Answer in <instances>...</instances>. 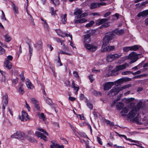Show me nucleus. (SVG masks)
Instances as JSON below:
<instances>
[{
    "label": "nucleus",
    "mask_w": 148,
    "mask_h": 148,
    "mask_svg": "<svg viewBox=\"0 0 148 148\" xmlns=\"http://www.w3.org/2000/svg\"><path fill=\"white\" fill-rule=\"evenodd\" d=\"M123 32L124 30L121 29L119 30H116L112 32L106 34L103 39L102 48L104 46H105L107 45L110 41L115 37V34H120Z\"/></svg>",
    "instance_id": "nucleus-1"
},
{
    "label": "nucleus",
    "mask_w": 148,
    "mask_h": 148,
    "mask_svg": "<svg viewBox=\"0 0 148 148\" xmlns=\"http://www.w3.org/2000/svg\"><path fill=\"white\" fill-rule=\"evenodd\" d=\"M37 130L39 131L42 132L43 133L44 135L42 133H40L38 132H35V135L36 136L38 137H40L41 138L43 139L45 141L47 140V137L45 135L48 136V133L43 129L42 128H38Z\"/></svg>",
    "instance_id": "nucleus-2"
},
{
    "label": "nucleus",
    "mask_w": 148,
    "mask_h": 148,
    "mask_svg": "<svg viewBox=\"0 0 148 148\" xmlns=\"http://www.w3.org/2000/svg\"><path fill=\"white\" fill-rule=\"evenodd\" d=\"M12 138H16L22 140H24L26 138L25 134L22 132L17 131L11 136Z\"/></svg>",
    "instance_id": "nucleus-3"
},
{
    "label": "nucleus",
    "mask_w": 148,
    "mask_h": 148,
    "mask_svg": "<svg viewBox=\"0 0 148 148\" xmlns=\"http://www.w3.org/2000/svg\"><path fill=\"white\" fill-rule=\"evenodd\" d=\"M138 54L136 52H133L129 55V59L131 60L130 63L131 64L136 62L138 59Z\"/></svg>",
    "instance_id": "nucleus-4"
},
{
    "label": "nucleus",
    "mask_w": 148,
    "mask_h": 148,
    "mask_svg": "<svg viewBox=\"0 0 148 148\" xmlns=\"http://www.w3.org/2000/svg\"><path fill=\"white\" fill-rule=\"evenodd\" d=\"M84 46L86 48L90 51H95L97 48V46L96 45L87 43L85 44Z\"/></svg>",
    "instance_id": "nucleus-5"
},
{
    "label": "nucleus",
    "mask_w": 148,
    "mask_h": 148,
    "mask_svg": "<svg viewBox=\"0 0 148 148\" xmlns=\"http://www.w3.org/2000/svg\"><path fill=\"white\" fill-rule=\"evenodd\" d=\"M55 30L56 32L59 36H60L62 37H64V36H69L71 38V40H72V36L71 35L63 32L61 31L60 29H56Z\"/></svg>",
    "instance_id": "nucleus-6"
},
{
    "label": "nucleus",
    "mask_w": 148,
    "mask_h": 148,
    "mask_svg": "<svg viewBox=\"0 0 148 148\" xmlns=\"http://www.w3.org/2000/svg\"><path fill=\"white\" fill-rule=\"evenodd\" d=\"M19 119L21 121H27L29 119L27 114L24 111H22L21 115L19 116Z\"/></svg>",
    "instance_id": "nucleus-7"
},
{
    "label": "nucleus",
    "mask_w": 148,
    "mask_h": 148,
    "mask_svg": "<svg viewBox=\"0 0 148 148\" xmlns=\"http://www.w3.org/2000/svg\"><path fill=\"white\" fill-rule=\"evenodd\" d=\"M129 65L127 63H125L123 64L116 66L115 70L116 72L125 69L126 67H128Z\"/></svg>",
    "instance_id": "nucleus-8"
},
{
    "label": "nucleus",
    "mask_w": 148,
    "mask_h": 148,
    "mask_svg": "<svg viewBox=\"0 0 148 148\" xmlns=\"http://www.w3.org/2000/svg\"><path fill=\"white\" fill-rule=\"evenodd\" d=\"M136 107H133L127 115L128 118L130 119L133 118L136 115L137 111L135 110Z\"/></svg>",
    "instance_id": "nucleus-9"
},
{
    "label": "nucleus",
    "mask_w": 148,
    "mask_h": 148,
    "mask_svg": "<svg viewBox=\"0 0 148 148\" xmlns=\"http://www.w3.org/2000/svg\"><path fill=\"white\" fill-rule=\"evenodd\" d=\"M120 91V89L119 88V87L118 86H116L113 87L111 90H110L108 93L109 94L111 93H113L114 95H116Z\"/></svg>",
    "instance_id": "nucleus-10"
},
{
    "label": "nucleus",
    "mask_w": 148,
    "mask_h": 148,
    "mask_svg": "<svg viewBox=\"0 0 148 148\" xmlns=\"http://www.w3.org/2000/svg\"><path fill=\"white\" fill-rule=\"evenodd\" d=\"M113 85V82H109L106 83L104 85L103 89L105 90H107L111 88Z\"/></svg>",
    "instance_id": "nucleus-11"
},
{
    "label": "nucleus",
    "mask_w": 148,
    "mask_h": 148,
    "mask_svg": "<svg viewBox=\"0 0 148 148\" xmlns=\"http://www.w3.org/2000/svg\"><path fill=\"white\" fill-rule=\"evenodd\" d=\"M42 42L41 40L38 41L34 45L35 47L37 50H39L42 48Z\"/></svg>",
    "instance_id": "nucleus-12"
},
{
    "label": "nucleus",
    "mask_w": 148,
    "mask_h": 148,
    "mask_svg": "<svg viewBox=\"0 0 148 148\" xmlns=\"http://www.w3.org/2000/svg\"><path fill=\"white\" fill-rule=\"evenodd\" d=\"M84 45L86 43L88 44L90 42V35L89 34H87L84 35Z\"/></svg>",
    "instance_id": "nucleus-13"
},
{
    "label": "nucleus",
    "mask_w": 148,
    "mask_h": 148,
    "mask_svg": "<svg viewBox=\"0 0 148 148\" xmlns=\"http://www.w3.org/2000/svg\"><path fill=\"white\" fill-rule=\"evenodd\" d=\"M114 48H115L114 46H107L103 48V49H102V51H110L114 50Z\"/></svg>",
    "instance_id": "nucleus-14"
},
{
    "label": "nucleus",
    "mask_w": 148,
    "mask_h": 148,
    "mask_svg": "<svg viewBox=\"0 0 148 148\" xmlns=\"http://www.w3.org/2000/svg\"><path fill=\"white\" fill-rule=\"evenodd\" d=\"M129 108L128 107H124L121 111V114L123 116L126 115L129 111Z\"/></svg>",
    "instance_id": "nucleus-15"
},
{
    "label": "nucleus",
    "mask_w": 148,
    "mask_h": 148,
    "mask_svg": "<svg viewBox=\"0 0 148 148\" xmlns=\"http://www.w3.org/2000/svg\"><path fill=\"white\" fill-rule=\"evenodd\" d=\"M134 100V98H125L122 100V101L126 104L131 103H132V101Z\"/></svg>",
    "instance_id": "nucleus-16"
},
{
    "label": "nucleus",
    "mask_w": 148,
    "mask_h": 148,
    "mask_svg": "<svg viewBox=\"0 0 148 148\" xmlns=\"http://www.w3.org/2000/svg\"><path fill=\"white\" fill-rule=\"evenodd\" d=\"M52 145H50L51 148H64L63 145H59L57 143L55 142H51Z\"/></svg>",
    "instance_id": "nucleus-17"
},
{
    "label": "nucleus",
    "mask_w": 148,
    "mask_h": 148,
    "mask_svg": "<svg viewBox=\"0 0 148 148\" xmlns=\"http://www.w3.org/2000/svg\"><path fill=\"white\" fill-rule=\"evenodd\" d=\"M102 5V3L100 2L98 3H93L90 4V8L91 9H93L97 7H99L100 5Z\"/></svg>",
    "instance_id": "nucleus-18"
},
{
    "label": "nucleus",
    "mask_w": 148,
    "mask_h": 148,
    "mask_svg": "<svg viewBox=\"0 0 148 148\" xmlns=\"http://www.w3.org/2000/svg\"><path fill=\"white\" fill-rule=\"evenodd\" d=\"M3 104H4L5 106H7L8 103V96L6 94L5 95L3 98L2 101Z\"/></svg>",
    "instance_id": "nucleus-19"
},
{
    "label": "nucleus",
    "mask_w": 148,
    "mask_h": 148,
    "mask_svg": "<svg viewBox=\"0 0 148 148\" xmlns=\"http://www.w3.org/2000/svg\"><path fill=\"white\" fill-rule=\"evenodd\" d=\"M4 66L8 69H10L12 67V64L10 61L4 60Z\"/></svg>",
    "instance_id": "nucleus-20"
},
{
    "label": "nucleus",
    "mask_w": 148,
    "mask_h": 148,
    "mask_svg": "<svg viewBox=\"0 0 148 148\" xmlns=\"http://www.w3.org/2000/svg\"><path fill=\"white\" fill-rule=\"evenodd\" d=\"M109 19V18L102 19V28L103 27H107L109 26V23L106 22Z\"/></svg>",
    "instance_id": "nucleus-21"
},
{
    "label": "nucleus",
    "mask_w": 148,
    "mask_h": 148,
    "mask_svg": "<svg viewBox=\"0 0 148 148\" xmlns=\"http://www.w3.org/2000/svg\"><path fill=\"white\" fill-rule=\"evenodd\" d=\"M148 15V10L141 12L137 14V16L138 17L142 16L145 17Z\"/></svg>",
    "instance_id": "nucleus-22"
},
{
    "label": "nucleus",
    "mask_w": 148,
    "mask_h": 148,
    "mask_svg": "<svg viewBox=\"0 0 148 148\" xmlns=\"http://www.w3.org/2000/svg\"><path fill=\"white\" fill-rule=\"evenodd\" d=\"M25 84L27 88L29 89H32L34 88L33 84L28 79L26 80Z\"/></svg>",
    "instance_id": "nucleus-23"
},
{
    "label": "nucleus",
    "mask_w": 148,
    "mask_h": 148,
    "mask_svg": "<svg viewBox=\"0 0 148 148\" xmlns=\"http://www.w3.org/2000/svg\"><path fill=\"white\" fill-rule=\"evenodd\" d=\"M123 107V104L120 102H118L116 104V108L118 110H121Z\"/></svg>",
    "instance_id": "nucleus-24"
},
{
    "label": "nucleus",
    "mask_w": 148,
    "mask_h": 148,
    "mask_svg": "<svg viewBox=\"0 0 148 148\" xmlns=\"http://www.w3.org/2000/svg\"><path fill=\"white\" fill-rule=\"evenodd\" d=\"M87 21V20L84 18H83L80 19L76 20L75 21V23L77 24L78 23H82Z\"/></svg>",
    "instance_id": "nucleus-25"
},
{
    "label": "nucleus",
    "mask_w": 148,
    "mask_h": 148,
    "mask_svg": "<svg viewBox=\"0 0 148 148\" xmlns=\"http://www.w3.org/2000/svg\"><path fill=\"white\" fill-rule=\"evenodd\" d=\"M72 88L74 89L75 90H76V92L75 93V94H77V91H78L79 89V87L73 81L72 82Z\"/></svg>",
    "instance_id": "nucleus-26"
},
{
    "label": "nucleus",
    "mask_w": 148,
    "mask_h": 148,
    "mask_svg": "<svg viewBox=\"0 0 148 148\" xmlns=\"http://www.w3.org/2000/svg\"><path fill=\"white\" fill-rule=\"evenodd\" d=\"M106 59L108 62H111L113 61L114 60L113 55L112 54L108 55L107 56Z\"/></svg>",
    "instance_id": "nucleus-27"
},
{
    "label": "nucleus",
    "mask_w": 148,
    "mask_h": 148,
    "mask_svg": "<svg viewBox=\"0 0 148 148\" xmlns=\"http://www.w3.org/2000/svg\"><path fill=\"white\" fill-rule=\"evenodd\" d=\"M102 121L103 123H106L107 124L111 126H113L114 125V122H111L108 120H107L105 119H103Z\"/></svg>",
    "instance_id": "nucleus-28"
},
{
    "label": "nucleus",
    "mask_w": 148,
    "mask_h": 148,
    "mask_svg": "<svg viewBox=\"0 0 148 148\" xmlns=\"http://www.w3.org/2000/svg\"><path fill=\"white\" fill-rule=\"evenodd\" d=\"M66 16L67 15L66 14H65L63 16H61L62 18L61 22L63 24H65L66 22Z\"/></svg>",
    "instance_id": "nucleus-29"
},
{
    "label": "nucleus",
    "mask_w": 148,
    "mask_h": 148,
    "mask_svg": "<svg viewBox=\"0 0 148 148\" xmlns=\"http://www.w3.org/2000/svg\"><path fill=\"white\" fill-rule=\"evenodd\" d=\"M5 38V41L6 42H8L11 41L12 38L8 34H7L6 35L3 36Z\"/></svg>",
    "instance_id": "nucleus-30"
},
{
    "label": "nucleus",
    "mask_w": 148,
    "mask_h": 148,
    "mask_svg": "<svg viewBox=\"0 0 148 148\" xmlns=\"http://www.w3.org/2000/svg\"><path fill=\"white\" fill-rule=\"evenodd\" d=\"M130 47L131 51L133 50L135 51L138 50L140 47V46L138 45H136L132 46H130Z\"/></svg>",
    "instance_id": "nucleus-31"
},
{
    "label": "nucleus",
    "mask_w": 148,
    "mask_h": 148,
    "mask_svg": "<svg viewBox=\"0 0 148 148\" xmlns=\"http://www.w3.org/2000/svg\"><path fill=\"white\" fill-rule=\"evenodd\" d=\"M142 102L141 101H139L137 104L136 106H135L134 107H136V109L135 110L137 112V111L140 108H141L142 106Z\"/></svg>",
    "instance_id": "nucleus-32"
},
{
    "label": "nucleus",
    "mask_w": 148,
    "mask_h": 148,
    "mask_svg": "<svg viewBox=\"0 0 148 148\" xmlns=\"http://www.w3.org/2000/svg\"><path fill=\"white\" fill-rule=\"evenodd\" d=\"M82 10L81 9H77L74 12V15H80L82 13Z\"/></svg>",
    "instance_id": "nucleus-33"
},
{
    "label": "nucleus",
    "mask_w": 148,
    "mask_h": 148,
    "mask_svg": "<svg viewBox=\"0 0 148 148\" xmlns=\"http://www.w3.org/2000/svg\"><path fill=\"white\" fill-rule=\"evenodd\" d=\"M92 93L93 95L98 96H101V93L100 92H97L94 90L92 91Z\"/></svg>",
    "instance_id": "nucleus-34"
},
{
    "label": "nucleus",
    "mask_w": 148,
    "mask_h": 148,
    "mask_svg": "<svg viewBox=\"0 0 148 148\" xmlns=\"http://www.w3.org/2000/svg\"><path fill=\"white\" fill-rule=\"evenodd\" d=\"M131 79L128 77H125L123 78L122 79H120L119 81L120 82H127L130 81Z\"/></svg>",
    "instance_id": "nucleus-35"
},
{
    "label": "nucleus",
    "mask_w": 148,
    "mask_h": 148,
    "mask_svg": "<svg viewBox=\"0 0 148 148\" xmlns=\"http://www.w3.org/2000/svg\"><path fill=\"white\" fill-rule=\"evenodd\" d=\"M131 86V85L130 84H128L127 85H124L123 86L120 87H119V88L120 89V91L123 90V89H125L128 88L130 87Z\"/></svg>",
    "instance_id": "nucleus-36"
},
{
    "label": "nucleus",
    "mask_w": 148,
    "mask_h": 148,
    "mask_svg": "<svg viewBox=\"0 0 148 148\" xmlns=\"http://www.w3.org/2000/svg\"><path fill=\"white\" fill-rule=\"evenodd\" d=\"M130 46V47H123V51L124 52H127L129 51H131Z\"/></svg>",
    "instance_id": "nucleus-37"
},
{
    "label": "nucleus",
    "mask_w": 148,
    "mask_h": 148,
    "mask_svg": "<svg viewBox=\"0 0 148 148\" xmlns=\"http://www.w3.org/2000/svg\"><path fill=\"white\" fill-rule=\"evenodd\" d=\"M12 82V84L14 85H15L18 82V79L17 77H16L15 79H11Z\"/></svg>",
    "instance_id": "nucleus-38"
},
{
    "label": "nucleus",
    "mask_w": 148,
    "mask_h": 148,
    "mask_svg": "<svg viewBox=\"0 0 148 148\" xmlns=\"http://www.w3.org/2000/svg\"><path fill=\"white\" fill-rule=\"evenodd\" d=\"M19 88V92L21 93L22 94H23L24 93V91H23V84H21Z\"/></svg>",
    "instance_id": "nucleus-39"
},
{
    "label": "nucleus",
    "mask_w": 148,
    "mask_h": 148,
    "mask_svg": "<svg viewBox=\"0 0 148 148\" xmlns=\"http://www.w3.org/2000/svg\"><path fill=\"white\" fill-rule=\"evenodd\" d=\"M13 59V57L11 55H8L5 59L4 60L8 61H11Z\"/></svg>",
    "instance_id": "nucleus-40"
},
{
    "label": "nucleus",
    "mask_w": 148,
    "mask_h": 148,
    "mask_svg": "<svg viewBox=\"0 0 148 148\" xmlns=\"http://www.w3.org/2000/svg\"><path fill=\"white\" fill-rule=\"evenodd\" d=\"M94 23L95 22L94 21H91L89 23L86 25V27H90L92 26Z\"/></svg>",
    "instance_id": "nucleus-41"
},
{
    "label": "nucleus",
    "mask_w": 148,
    "mask_h": 148,
    "mask_svg": "<svg viewBox=\"0 0 148 148\" xmlns=\"http://www.w3.org/2000/svg\"><path fill=\"white\" fill-rule=\"evenodd\" d=\"M88 15V14L87 13H84L82 14H81L80 15H78L77 16V18H80L81 17H85L86 16H87Z\"/></svg>",
    "instance_id": "nucleus-42"
},
{
    "label": "nucleus",
    "mask_w": 148,
    "mask_h": 148,
    "mask_svg": "<svg viewBox=\"0 0 148 148\" xmlns=\"http://www.w3.org/2000/svg\"><path fill=\"white\" fill-rule=\"evenodd\" d=\"M13 10L14 11V12L17 14L18 13V7L15 5L13 3Z\"/></svg>",
    "instance_id": "nucleus-43"
},
{
    "label": "nucleus",
    "mask_w": 148,
    "mask_h": 148,
    "mask_svg": "<svg viewBox=\"0 0 148 148\" xmlns=\"http://www.w3.org/2000/svg\"><path fill=\"white\" fill-rule=\"evenodd\" d=\"M60 54H66L68 55H70L71 54L70 53H67L66 52H65L64 51H63L61 50H60L59 52L58 53V56H60Z\"/></svg>",
    "instance_id": "nucleus-44"
},
{
    "label": "nucleus",
    "mask_w": 148,
    "mask_h": 148,
    "mask_svg": "<svg viewBox=\"0 0 148 148\" xmlns=\"http://www.w3.org/2000/svg\"><path fill=\"white\" fill-rule=\"evenodd\" d=\"M87 105L92 110L93 108V106L92 104L89 101L87 102Z\"/></svg>",
    "instance_id": "nucleus-45"
},
{
    "label": "nucleus",
    "mask_w": 148,
    "mask_h": 148,
    "mask_svg": "<svg viewBox=\"0 0 148 148\" xmlns=\"http://www.w3.org/2000/svg\"><path fill=\"white\" fill-rule=\"evenodd\" d=\"M38 116L40 118L42 119L44 121L45 120V116L44 115V114L43 113H42L40 114H39L38 115Z\"/></svg>",
    "instance_id": "nucleus-46"
},
{
    "label": "nucleus",
    "mask_w": 148,
    "mask_h": 148,
    "mask_svg": "<svg viewBox=\"0 0 148 148\" xmlns=\"http://www.w3.org/2000/svg\"><path fill=\"white\" fill-rule=\"evenodd\" d=\"M27 138L28 140L32 142H36L35 139L32 137L28 136Z\"/></svg>",
    "instance_id": "nucleus-47"
},
{
    "label": "nucleus",
    "mask_w": 148,
    "mask_h": 148,
    "mask_svg": "<svg viewBox=\"0 0 148 148\" xmlns=\"http://www.w3.org/2000/svg\"><path fill=\"white\" fill-rule=\"evenodd\" d=\"M29 53L30 58L32 54L33 49L31 47V46L29 44Z\"/></svg>",
    "instance_id": "nucleus-48"
},
{
    "label": "nucleus",
    "mask_w": 148,
    "mask_h": 148,
    "mask_svg": "<svg viewBox=\"0 0 148 148\" xmlns=\"http://www.w3.org/2000/svg\"><path fill=\"white\" fill-rule=\"evenodd\" d=\"M31 101L32 103L35 105L38 103V102L34 98H32L31 99Z\"/></svg>",
    "instance_id": "nucleus-49"
},
{
    "label": "nucleus",
    "mask_w": 148,
    "mask_h": 148,
    "mask_svg": "<svg viewBox=\"0 0 148 148\" xmlns=\"http://www.w3.org/2000/svg\"><path fill=\"white\" fill-rule=\"evenodd\" d=\"M96 23L97 25H99L102 24V19H99L96 20Z\"/></svg>",
    "instance_id": "nucleus-50"
},
{
    "label": "nucleus",
    "mask_w": 148,
    "mask_h": 148,
    "mask_svg": "<svg viewBox=\"0 0 148 148\" xmlns=\"http://www.w3.org/2000/svg\"><path fill=\"white\" fill-rule=\"evenodd\" d=\"M5 52V50L1 46H0V55L3 54Z\"/></svg>",
    "instance_id": "nucleus-51"
},
{
    "label": "nucleus",
    "mask_w": 148,
    "mask_h": 148,
    "mask_svg": "<svg viewBox=\"0 0 148 148\" xmlns=\"http://www.w3.org/2000/svg\"><path fill=\"white\" fill-rule=\"evenodd\" d=\"M113 57L114 59H115L119 58L121 56V54H115L114 55H113Z\"/></svg>",
    "instance_id": "nucleus-52"
},
{
    "label": "nucleus",
    "mask_w": 148,
    "mask_h": 148,
    "mask_svg": "<svg viewBox=\"0 0 148 148\" xmlns=\"http://www.w3.org/2000/svg\"><path fill=\"white\" fill-rule=\"evenodd\" d=\"M131 73L132 72L131 71H126L122 72L121 73V74L122 75H125L128 74L129 73Z\"/></svg>",
    "instance_id": "nucleus-53"
},
{
    "label": "nucleus",
    "mask_w": 148,
    "mask_h": 148,
    "mask_svg": "<svg viewBox=\"0 0 148 148\" xmlns=\"http://www.w3.org/2000/svg\"><path fill=\"white\" fill-rule=\"evenodd\" d=\"M73 74L74 76L77 78L79 77V76L78 75V73L76 71H74L73 72Z\"/></svg>",
    "instance_id": "nucleus-54"
},
{
    "label": "nucleus",
    "mask_w": 148,
    "mask_h": 148,
    "mask_svg": "<svg viewBox=\"0 0 148 148\" xmlns=\"http://www.w3.org/2000/svg\"><path fill=\"white\" fill-rule=\"evenodd\" d=\"M53 2L55 5L59 4V0H53Z\"/></svg>",
    "instance_id": "nucleus-55"
},
{
    "label": "nucleus",
    "mask_w": 148,
    "mask_h": 148,
    "mask_svg": "<svg viewBox=\"0 0 148 148\" xmlns=\"http://www.w3.org/2000/svg\"><path fill=\"white\" fill-rule=\"evenodd\" d=\"M92 71L95 73H99L100 72V71L99 70H97L95 68H94L92 70Z\"/></svg>",
    "instance_id": "nucleus-56"
},
{
    "label": "nucleus",
    "mask_w": 148,
    "mask_h": 148,
    "mask_svg": "<svg viewBox=\"0 0 148 148\" xmlns=\"http://www.w3.org/2000/svg\"><path fill=\"white\" fill-rule=\"evenodd\" d=\"M69 100L71 101H73L75 99V97H72L70 96V94L69 95Z\"/></svg>",
    "instance_id": "nucleus-57"
},
{
    "label": "nucleus",
    "mask_w": 148,
    "mask_h": 148,
    "mask_svg": "<svg viewBox=\"0 0 148 148\" xmlns=\"http://www.w3.org/2000/svg\"><path fill=\"white\" fill-rule=\"evenodd\" d=\"M89 78L91 82H92L94 80V78L93 77L92 75H91L89 76Z\"/></svg>",
    "instance_id": "nucleus-58"
},
{
    "label": "nucleus",
    "mask_w": 148,
    "mask_h": 148,
    "mask_svg": "<svg viewBox=\"0 0 148 148\" xmlns=\"http://www.w3.org/2000/svg\"><path fill=\"white\" fill-rule=\"evenodd\" d=\"M35 107L38 111H40V109L38 103L34 105Z\"/></svg>",
    "instance_id": "nucleus-59"
},
{
    "label": "nucleus",
    "mask_w": 148,
    "mask_h": 148,
    "mask_svg": "<svg viewBox=\"0 0 148 148\" xmlns=\"http://www.w3.org/2000/svg\"><path fill=\"white\" fill-rule=\"evenodd\" d=\"M111 14V12H108L104 14L103 16L104 17H106L110 15Z\"/></svg>",
    "instance_id": "nucleus-60"
},
{
    "label": "nucleus",
    "mask_w": 148,
    "mask_h": 148,
    "mask_svg": "<svg viewBox=\"0 0 148 148\" xmlns=\"http://www.w3.org/2000/svg\"><path fill=\"white\" fill-rule=\"evenodd\" d=\"M97 140L98 142V143L100 145H102V143L101 142V139L99 137V136H97Z\"/></svg>",
    "instance_id": "nucleus-61"
},
{
    "label": "nucleus",
    "mask_w": 148,
    "mask_h": 148,
    "mask_svg": "<svg viewBox=\"0 0 148 148\" xmlns=\"http://www.w3.org/2000/svg\"><path fill=\"white\" fill-rule=\"evenodd\" d=\"M63 49L64 50L69 51V48L66 46L64 44H63Z\"/></svg>",
    "instance_id": "nucleus-62"
},
{
    "label": "nucleus",
    "mask_w": 148,
    "mask_h": 148,
    "mask_svg": "<svg viewBox=\"0 0 148 148\" xmlns=\"http://www.w3.org/2000/svg\"><path fill=\"white\" fill-rule=\"evenodd\" d=\"M116 134H118V136H119V137H123L124 138H125L126 140H127L128 139L127 138V137L126 136H125V135H121V134H118L117 133H116Z\"/></svg>",
    "instance_id": "nucleus-63"
},
{
    "label": "nucleus",
    "mask_w": 148,
    "mask_h": 148,
    "mask_svg": "<svg viewBox=\"0 0 148 148\" xmlns=\"http://www.w3.org/2000/svg\"><path fill=\"white\" fill-rule=\"evenodd\" d=\"M141 73V71L140 70H139V71H136V72L135 73H133V74L134 75H135L136 74H140Z\"/></svg>",
    "instance_id": "nucleus-64"
}]
</instances>
